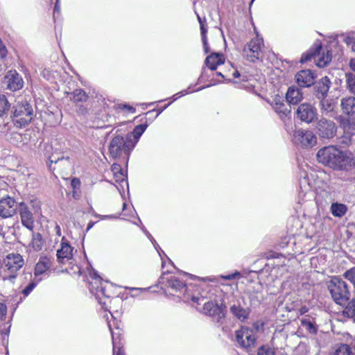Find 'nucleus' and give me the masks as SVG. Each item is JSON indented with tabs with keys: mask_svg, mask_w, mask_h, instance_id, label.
Wrapping results in <instances>:
<instances>
[{
	"mask_svg": "<svg viewBox=\"0 0 355 355\" xmlns=\"http://www.w3.org/2000/svg\"><path fill=\"white\" fill-rule=\"evenodd\" d=\"M317 159L320 163L339 170L346 169L351 166L352 159L349 153L333 146L320 149L317 153Z\"/></svg>",
	"mask_w": 355,
	"mask_h": 355,
	"instance_id": "obj_1",
	"label": "nucleus"
},
{
	"mask_svg": "<svg viewBox=\"0 0 355 355\" xmlns=\"http://www.w3.org/2000/svg\"><path fill=\"white\" fill-rule=\"evenodd\" d=\"M24 264L22 256L18 253L8 254L2 259L1 279L14 284L17 277L18 271Z\"/></svg>",
	"mask_w": 355,
	"mask_h": 355,
	"instance_id": "obj_2",
	"label": "nucleus"
},
{
	"mask_svg": "<svg viewBox=\"0 0 355 355\" xmlns=\"http://www.w3.org/2000/svg\"><path fill=\"white\" fill-rule=\"evenodd\" d=\"M328 290L335 303L344 306L351 298V292L347 284L338 276L331 277L327 284Z\"/></svg>",
	"mask_w": 355,
	"mask_h": 355,
	"instance_id": "obj_3",
	"label": "nucleus"
},
{
	"mask_svg": "<svg viewBox=\"0 0 355 355\" xmlns=\"http://www.w3.org/2000/svg\"><path fill=\"white\" fill-rule=\"evenodd\" d=\"M331 58V52L327 49H322L321 43L317 42L314 44V49H311L302 55L300 62L304 63L313 59L317 66L324 67L330 62Z\"/></svg>",
	"mask_w": 355,
	"mask_h": 355,
	"instance_id": "obj_4",
	"label": "nucleus"
},
{
	"mask_svg": "<svg viewBox=\"0 0 355 355\" xmlns=\"http://www.w3.org/2000/svg\"><path fill=\"white\" fill-rule=\"evenodd\" d=\"M205 297L202 296H192L191 297L192 302L196 303L197 305L203 304L202 309H200L198 306L196 307L203 314L209 315L218 321L225 318V306H219L217 303L213 301L205 302Z\"/></svg>",
	"mask_w": 355,
	"mask_h": 355,
	"instance_id": "obj_5",
	"label": "nucleus"
},
{
	"mask_svg": "<svg viewBox=\"0 0 355 355\" xmlns=\"http://www.w3.org/2000/svg\"><path fill=\"white\" fill-rule=\"evenodd\" d=\"M13 108V122L17 126H26L33 119V108L26 101L18 102Z\"/></svg>",
	"mask_w": 355,
	"mask_h": 355,
	"instance_id": "obj_6",
	"label": "nucleus"
},
{
	"mask_svg": "<svg viewBox=\"0 0 355 355\" xmlns=\"http://www.w3.org/2000/svg\"><path fill=\"white\" fill-rule=\"evenodd\" d=\"M263 40L258 35L252 39L243 48V55L250 62H254L262 59Z\"/></svg>",
	"mask_w": 355,
	"mask_h": 355,
	"instance_id": "obj_7",
	"label": "nucleus"
},
{
	"mask_svg": "<svg viewBox=\"0 0 355 355\" xmlns=\"http://www.w3.org/2000/svg\"><path fill=\"white\" fill-rule=\"evenodd\" d=\"M93 282L90 283L89 290L90 292L95 295L96 299L98 303L101 305L102 308L105 311H108V308H111L108 306L109 303H111L112 300L110 299V295L106 293L105 286L103 285V282L100 277L96 274Z\"/></svg>",
	"mask_w": 355,
	"mask_h": 355,
	"instance_id": "obj_8",
	"label": "nucleus"
},
{
	"mask_svg": "<svg viewBox=\"0 0 355 355\" xmlns=\"http://www.w3.org/2000/svg\"><path fill=\"white\" fill-rule=\"evenodd\" d=\"M134 148V145L130 142L125 141L123 137L117 135L114 137L109 146L110 154L113 158L119 157L123 153L128 155L130 151Z\"/></svg>",
	"mask_w": 355,
	"mask_h": 355,
	"instance_id": "obj_9",
	"label": "nucleus"
},
{
	"mask_svg": "<svg viewBox=\"0 0 355 355\" xmlns=\"http://www.w3.org/2000/svg\"><path fill=\"white\" fill-rule=\"evenodd\" d=\"M236 340L239 346L244 349L254 346L256 342L255 334L252 329L241 327L235 332Z\"/></svg>",
	"mask_w": 355,
	"mask_h": 355,
	"instance_id": "obj_10",
	"label": "nucleus"
},
{
	"mask_svg": "<svg viewBox=\"0 0 355 355\" xmlns=\"http://www.w3.org/2000/svg\"><path fill=\"white\" fill-rule=\"evenodd\" d=\"M294 143L304 148H311L316 144L317 138L315 134L310 130L300 129L293 135Z\"/></svg>",
	"mask_w": 355,
	"mask_h": 355,
	"instance_id": "obj_11",
	"label": "nucleus"
},
{
	"mask_svg": "<svg viewBox=\"0 0 355 355\" xmlns=\"http://www.w3.org/2000/svg\"><path fill=\"white\" fill-rule=\"evenodd\" d=\"M318 132L323 139H331L334 137L337 132L336 123L331 120L322 118L317 124Z\"/></svg>",
	"mask_w": 355,
	"mask_h": 355,
	"instance_id": "obj_12",
	"label": "nucleus"
},
{
	"mask_svg": "<svg viewBox=\"0 0 355 355\" xmlns=\"http://www.w3.org/2000/svg\"><path fill=\"white\" fill-rule=\"evenodd\" d=\"M18 208L19 205L13 198L6 196L0 200V216L3 218L13 216Z\"/></svg>",
	"mask_w": 355,
	"mask_h": 355,
	"instance_id": "obj_13",
	"label": "nucleus"
},
{
	"mask_svg": "<svg viewBox=\"0 0 355 355\" xmlns=\"http://www.w3.org/2000/svg\"><path fill=\"white\" fill-rule=\"evenodd\" d=\"M297 117L306 123H311L317 118V110L311 103H304L301 104L297 109Z\"/></svg>",
	"mask_w": 355,
	"mask_h": 355,
	"instance_id": "obj_14",
	"label": "nucleus"
},
{
	"mask_svg": "<svg viewBox=\"0 0 355 355\" xmlns=\"http://www.w3.org/2000/svg\"><path fill=\"white\" fill-rule=\"evenodd\" d=\"M316 75L310 69L301 70L295 75L297 85L302 87H309L315 83Z\"/></svg>",
	"mask_w": 355,
	"mask_h": 355,
	"instance_id": "obj_15",
	"label": "nucleus"
},
{
	"mask_svg": "<svg viewBox=\"0 0 355 355\" xmlns=\"http://www.w3.org/2000/svg\"><path fill=\"white\" fill-rule=\"evenodd\" d=\"M19 211L22 225L27 229L32 230L34 227V220L33 214L27 204L24 202H20L19 204Z\"/></svg>",
	"mask_w": 355,
	"mask_h": 355,
	"instance_id": "obj_16",
	"label": "nucleus"
},
{
	"mask_svg": "<svg viewBox=\"0 0 355 355\" xmlns=\"http://www.w3.org/2000/svg\"><path fill=\"white\" fill-rule=\"evenodd\" d=\"M7 87L11 91L21 89L24 85L21 76L16 71H10L5 76Z\"/></svg>",
	"mask_w": 355,
	"mask_h": 355,
	"instance_id": "obj_17",
	"label": "nucleus"
},
{
	"mask_svg": "<svg viewBox=\"0 0 355 355\" xmlns=\"http://www.w3.org/2000/svg\"><path fill=\"white\" fill-rule=\"evenodd\" d=\"M72 247L66 242L62 241L60 248L57 250V259L60 263H65L72 258Z\"/></svg>",
	"mask_w": 355,
	"mask_h": 355,
	"instance_id": "obj_18",
	"label": "nucleus"
},
{
	"mask_svg": "<svg viewBox=\"0 0 355 355\" xmlns=\"http://www.w3.org/2000/svg\"><path fill=\"white\" fill-rule=\"evenodd\" d=\"M331 85V83L329 78L327 76L322 78L318 82L315 83V91L318 98L327 97Z\"/></svg>",
	"mask_w": 355,
	"mask_h": 355,
	"instance_id": "obj_19",
	"label": "nucleus"
},
{
	"mask_svg": "<svg viewBox=\"0 0 355 355\" xmlns=\"http://www.w3.org/2000/svg\"><path fill=\"white\" fill-rule=\"evenodd\" d=\"M230 313L239 320L243 322L246 320L250 315V309L244 308L241 304H233L230 308Z\"/></svg>",
	"mask_w": 355,
	"mask_h": 355,
	"instance_id": "obj_20",
	"label": "nucleus"
},
{
	"mask_svg": "<svg viewBox=\"0 0 355 355\" xmlns=\"http://www.w3.org/2000/svg\"><path fill=\"white\" fill-rule=\"evenodd\" d=\"M286 98L291 105H297L303 99L301 90L294 87H290L286 92Z\"/></svg>",
	"mask_w": 355,
	"mask_h": 355,
	"instance_id": "obj_21",
	"label": "nucleus"
},
{
	"mask_svg": "<svg viewBox=\"0 0 355 355\" xmlns=\"http://www.w3.org/2000/svg\"><path fill=\"white\" fill-rule=\"evenodd\" d=\"M225 58L222 53H211L205 59L206 66L211 71L216 69L217 66L224 63Z\"/></svg>",
	"mask_w": 355,
	"mask_h": 355,
	"instance_id": "obj_22",
	"label": "nucleus"
},
{
	"mask_svg": "<svg viewBox=\"0 0 355 355\" xmlns=\"http://www.w3.org/2000/svg\"><path fill=\"white\" fill-rule=\"evenodd\" d=\"M340 106L343 114L347 116L355 114V98L349 96L343 98L340 102Z\"/></svg>",
	"mask_w": 355,
	"mask_h": 355,
	"instance_id": "obj_23",
	"label": "nucleus"
},
{
	"mask_svg": "<svg viewBox=\"0 0 355 355\" xmlns=\"http://www.w3.org/2000/svg\"><path fill=\"white\" fill-rule=\"evenodd\" d=\"M320 100V110L322 114H329L334 112L336 105L337 101L336 98H327V97H322Z\"/></svg>",
	"mask_w": 355,
	"mask_h": 355,
	"instance_id": "obj_24",
	"label": "nucleus"
},
{
	"mask_svg": "<svg viewBox=\"0 0 355 355\" xmlns=\"http://www.w3.org/2000/svg\"><path fill=\"white\" fill-rule=\"evenodd\" d=\"M51 266V259L46 257H41L35 267V278L38 279L40 275L47 271Z\"/></svg>",
	"mask_w": 355,
	"mask_h": 355,
	"instance_id": "obj_25",
	"label": "nucleus"
},
{
	"mask_svg": "<svg viewBox=\"0 0 355 355\" xmlns=\"http://www.w3.org/2000/svg\"><path fill=\"white\" fill-rule=\"evenodd\" d=\"M166 286L174 292L184 293L187 290L186 284L175 276H171L167 279Z\"/></svg>",
	"mask_w": 355,
	"mask_h": 355,
	"instance_id": "obj_26",
	"label": "nucleus"
},
{
	"mask_svg": "<svg viewBox=\"0 0 355 355\" xmlns=\"http://www.w3.org/2000/svg\"><path fill=\"white\" fill-rule=\"evenodd\" d=\"M272 106L274 110L281 116H286L290 114L291 111L287 108L286 105L280 99L275 98L272 102Z\"/></svg>",
	"mask_w": 355,
	"mask_h": 355,
	"instance_id": "obj_27",
	"label": "nucleus"
},
{
	"mask_svg": "<svg viewBox=\"0 0 355 355\" xmlns=\"http://www.w3.org/2000/svg\"><path fill=\"white\" fill-rule=\"evenodd\" d=\"M301 325L310 334H316L318 332L317 325L313 320L311 319L308 315L302 318L300 320Z\"/></svg>",
	"mask_w": 355,
	"mask_h": 355,
	"instance_id": "obj_28",
	"label": "nucleus"
},
{
	"mask_svg": "<svg viewBox=\"0 0 355 355\" xmlns=\"http://www.w3.org/2000/svg\"><path fill=\"white\" fill-rule=\"evenodd\" d=\"M330 210L334 216L341 218L346 214L347 207L343 203L333 202L331 205Z\"/></svg>",
	"mask_w": 355,
	"mask_h": 355,
	"instance_id": "obj_29",
	"label": "nucleus"
},
{
	"mask_svg": "<svg viewBox=\"0 0 355 355\" xmlns=\"http://www.w3.org/2000/svg\"><path fill=\"white\" fill-rule=\"evenodd\" d=\"M107 325L112 334V345H113V355H125L124 351L122 349L120 338L114 337V332L112 329L110 321H107Z\"/></svg>",
	"mask_w": 355,
	"mask_h": 355,
	"instance_id": "obj_30",
	"label": "nucleus"
},
{
	"mask_svg": "<svg viewBox=\"0 0 355 355\" xmlns=\"http://www.w3.org/2000/svg\"><path fill=\"white\" fill-rule=\"evenodd\" d=\"M30 137L28 134L14 132L12 135L11 142L19 146H23L28 144Z\"/></svg>",
	"mask_w": 355,
	"mask_h": 355,
	"instance_id": "obj_31",
	"label": "nucleus"
},
{
	"mask_svg": "<svg viewBox=\"0 0 355 355\" xmlns=\"http://www.w3.org/2000/svg\"><path fill=\"white\" fill-rule=\"evenodd\" d=\"M88 96L85 92L81 89H75L70 94V99L76 104L87 101Z\"/></svg>",
	"mask_w": 355,
	"mask_h": 355,
	"instance_id": "obj_32",
	"label": "nucleus"
},
{
	"mask_svg": "<svg viewBox=\"0 0 355 355\" xmlns=\"http://www.w3.org/2000/svg\"><path fill=\"white\" fill-rule=\"evenodd\" d=\"M32 247L35 251H40L42 249L44 241L40 233H33L32 238Z\"/></svg>",
	"mask_w": 355,
	"mask_h": 355,
	"instance_id": "obj_33",
	"label": "nucleus"
},
{
	"mask_svg": "<svg viewBox=\"0 0 355 355\" xmlns=\"http://www.w3.org/2000/svg\"><path fill=\"white\" fill-rule=\"evenodd\" d=\"M347 302L348 303L345 306L343 313L345 316L348 318H354L355 317V297Z\"/></svg>",
	"mask_w": 355,
	"mask_h": 355,
	"instance_id": "obj_34",
	"label": "nucleus"
},
{
	"mask_svg": "<svg viewBox=\"0 0 355 355\" xmlns=\"http://www.w3.org/2000/svg\"><path fill=\"white\" fill-rule=\"evenodd\" d=\"M352 348L347 344H341L338 347L334 355H352Z\"/></svg>",
	"mask_w": 355,
	"mask_h": 355,
	"instance_id": "obj_35",
	"label": "nucleus"
},
{
	"mask_svg": "<svg viewBox=\"0 0 355 355\" xmlns=\"http://www.w3.org/2000/svg\"><path fill=\"white\" fill-rule=\"evenodd\" d=\"M343 277L348 280L355 288V267L347 270L343 275Z\"/></svg>",
	"mask_w": 355,
	"mask_h": 355,
	"instance_id": "obj_36",
	"label": "nucleus"
},
{
	"mask_svg": "<svg viewBox=\"0 0 355 355\" xmlns=\"http://www.w3.org/2000/svg\"><path fill=\"white\" fill-rule=\"evenodd\" d=\"M10 104L4 95H0V116L8 110Z\"/></svg>",
	"mask_w": 355,
	"mask_h": 355,
	"instance_id": "obj_37",
	"label": "nucleus"
},
{
	"mask_svg": "<svg viewBox=\"0 0 355 355\" xmlns=\"http://www.w3.org/2000/svg\"><path fill=\"white\" fill-rule=\"evenodd\" d=\"M347 84L349 92L355 95V75L352 73L347 74Z\"/></svg>",
	"mask_w": 355,
	"mask_h": 355,
	"instance_id": "obj_38",
	"label": "nucleus"
},
{
	"mask_svg": "<svg viewBox=\"0 0 355 355\" xmlns=\"http://www.w3.org/2000/svg\"><path fill=\"white\" fill-rule=\"evenodd\" d=\"M41 278H38L37 279L31 281L28 285L22 291L23 295L26 297L28 296L32 291L35 288L37 284L41 280Z\"/></svg>",
	"mask_w": 355,
	"mask_h": 355,
	"instance_id": "obj_39",
	"label": "nucleus"
},
{
	"mask_svg": "<svg viewBox=\"0 0 355 355\" xmlns=\"http://www.w3.org/2000/svg\"><path fill=\"white\" fill-rule=\"evenodd\" d=\"M147 126L146 124H140L135 126L132 132L135 139H138L146 130Z\"/></svg>",
	"mask_w": 355,
	"mask_h": 355,
	"instance_id": "obj_40",
	"label": "nucleus"
},
{
	"mask_svg": "<svg viewBox=\"0 0 355 355\" xmlns=\"http://www.w3.org/2000/svg\"><path fill=\"white\" fill-rule=\"evenodd\" d=\"M257 355H275V350L268 346L263 345L259 348Z\"/></svg>",
	"mask_w": 355,
	"mask_h": 355,
	"instance_id": "obj_41",
	"label": "nucleus"
},
{
	"mask_svg": "<svg viewBox=\"0 0 355 355\" xmlns=\"http://www.w3.org/2000/svg\"><path fill=\"white\" fill-rule=\"evenodd\" d=\"M40 201L37 198H33L31 199L28 202V205H27L30 208L32 209V210L36 213L38 212L40 209Z\"/></svg>",
	"mask_w": 355,
	"mask_h": 355,
	"instance_id": "obj_42",
	"label": "nucleus"
},
{
	"mask_svg": "<svg viewBox=\"0 0 355 355\" xmlns=\"http://www.w3.org/2000/svg\"><path fill=\"white\" fill-rule=\"evenodd\" d=\"M49 162H50L51 164H52V163L57 164L59 162H69V157L64 158L63 156L59 157H55V155H52L49 157Z\"/></svg>",
	"mask_w": 355,
	"mask_h": 355,
	"instance_id": "obj_43",
	"label": "nucleus"
},
{
	"mask_svg": "<svg viewBox=\"0 0 355 355\" xmlns=\"http://www.w3.org/2000/svg\"><path fill=\"white\" fill-rule=\"evenodd\" d=\"M239 276H240V273L238 272H236L230 274V275H222L221 277L224 279L230 280V279H234Z\"/></svg>",
	"mask_w": 355,
	"mask_h": 355,
	"instance_id": "obj_44",
	"label": "nucleus"
},
{
	"mask_svg": "<svg viewBox=\"0 0 355 355\" xmlns=\"http://www.w3.org/2000/svg\"><path fill=\"white\" fill-rule=\"evenodd\" d=\"M114 177L116 182H122L125 180V176L122 173V171H119L118 173H114Z\"/></svg>",
	"mask_w": 355,
	"mask_h": 355,
	"instance_id": "obj_45",
	"label": "nucleus"
},
{
	"mask_svg": "<svg viewBox=\"0 0 355 355\" xmlns=\"http://www.w3.org/2000/svg\"><path fill=\"white\" fill-rule=\"evenodd\" d=\"M6 306L3 303H0V319H3V318L6 315Z\"/></svg>",
	"mask_w": 355,
	"mask_h": 355,
	"instance_id": "obj_46",
	"label": "nucleus"
},
{
	"mask_svg": "<svg viewBox=\"0 0 355 355\" xmlns=\"http://www.w3.org/2000/svg\"><path fill=\"white\" fill-rule=\"evenodd\" d=\"M119 107L121 109H126L129 112L131 113L135 112L136 110L133 107L126 104L119 105Z\"/></svg>",
	"mask_w": 355,
	"mask_h": 355,
	"instance_id": "obj_47",
	"label": "nucleus"
},
{
	"mask_svg": "<svg viewBox=\"0 0 355 355\" xmlns=\"http://www.w3.org/2000/svg\"><path fill=\"white\" fill-rule=\"evenodd\" d=\"M202 41L205 52V53H207L209 51L208 42H207V37H202Z\"/></svg>",
	"mask_w": 355,
	"mask_h": 355,
	"instance_id": "obj_48",
	"label": "nucleus"
},
{
	"mask_svg": "<svg viewBox=\"0 0 355 355\" xmlns=\"http://www.w3.org/2000/svg\"><path fill=\"white\" fill-rule=\"evenodd\" d=\"M207 32V28L206 27V24H205V23H203L200 25V33H201L202 37H207V35H206Z\"/></svg>",
	"mask_w": 355,
	"mask_h": 355,
	"instance_id": "obj_49",
	"label": "nucleus"
},
{
	"mask_svg": "<svg viewBox=\"0 0 355 355\" xmlns=\"http://www.w3.org/2000/svg\"><path fill=\"white\" fill-rule=\"evenodd\" d=\"M112 171H113L114 174L115 173H118L119 171H121V168L119 165L118 164H113L112 166Z\"/></svg>",
	"mask_w": 355,
	"mask_h": 355,
	"instance_id": "obj_50",
	"label": "nucleus"
},
{
	"mask_svg": "<svg viewBox=\"0 0 355 355\" xmlns=\"http://www.w3.org/2000/svg\"><path fill=\"white\" fill-rule=\"evenodd\" d=\"M126 289H129L130 291H139L140 293L141 292H144V291H146V288H129V287H127Z\"/></svg>",
	"mask_w": 355,
	"mask_h": 355,
	"instance_id": "obj_51",
	"label": "nucleus"
},
{
	"mask_svg": "<svg viewBox=\"0 0 355 355\" xmlns=\"http://www.w3.org/2000/svg\"><path fill=\"white\" fill-rule=\"evenodd\" d=\"M78 112L81 114H85L87 112V108L84 106H80L78 110Z\"/></svg>",
	"mask_w": 355,
	"mask_h": 355,
	"instance_id": "obj_52",
	"label": "nucleus"
},
{
	"mask_svg": "<svg viewBox=\"0 0 355 355\" xmlns=\"http://www.w3.org/2000/svg\"><path fill=\"white\" fill-rule=\"evenodd\" d=\"M308 311V309L306 306H303L300 309V312L301 314H304Z\"/></svg>",
	"mask_w": 355,
	"mask_h": 355,
	"instance_id": "obj_53",
	"label": "nucleus"
},
{
	"mask_svg": "<svg viewBox=\"0 0 355 355\" xmlns=\"http://www.w3.org/2000/svg\"><path fill=\"white\" fill-rule=\"evenodd\" d=\"M197 17L200 25H201L203 23H205V19H202L198 15H197Z\"/></svg>",
	"mask_w": 355,
	"mask_h": 355,
	"instance_id": "obj_54",
	"label": "nucleus"
},
{
	"mask_svg": "<svg viewBox=\"0 0 355 355\" xmlns=\"http://www.w3.org/2000/svg\"><path fill=\"white\" fill-rule=\"evenodd\" d=\"M170 104H171V103H168V104L166 105L163 108L159 109V110H158V112H157V116L159 114H160L163 112V110H164V109H166V107H167Z\"/></svg>",
	"mask_w": 355,
	"mask_h": 355,
	"instance_id": "obj_55",
	"label": "nucleus"
},
{
	"mask_svg": "<svg viewBox=\"0 0 355 355\" xmlns=\"http://www.w3.org/2000/svg\"><path fill=\"white\" fill-rule=\"evenodd\" d=\"M232 76L234 78H238L239 76H240V73L237 70H235L232 73Z\"/></svg>",
	"mask_w": 355,
	"mask_h": 355,
	"instance_id": "obj_56",
	"label": "nucleus"
},
{
	"mask_svg": "<svg viewBox=\"0 0 355 355\" xmlns=\"http://www.w3.org/2000/svg\"><path fill=\"white\" fill-rule=\"evenodd\" d=\"M349 124V120H345L343 123H341V125H343L344 128L347 126Z\"/></svg>",
	"mask_w": 355,
	"mask_h": 355,
	"instance_id": "obj_57",
	"label": "nucleus"
},
{
	"mask_svg": "<svg viewBox=\"0 0 355 355\" xmlns=\"http://www.w3.org/2000/svg\"><path fill=\"white\" fill-rule=\"evenodd\" d=\"M351 67L355 71V60H352L350 62Z\"/></svg>",
	"mask_w": 355,
	"mask_h": 355,
	"instance_id": "obj_58",
	"label": "nucleus"
},
{
	"mask_svg": "<svg viewBox=\"0 0 355 355\" xmlns=\"http://www.w3.org/2000/svg\"><path fill=\"white\" fill-rule=\"evenodd\" d=\"M2 259L0 258V277H1V273L3 272V270H2Z\"/></svg>",
	"mask_w": 355,
	"mask_h": 355,
	"instance_id": "obj_59",
	"label": "nucleus"
},
{
	"mask_svg": "<svg viewBox=\"0 0 355 355\" xmlns=\"http://www.w3.org/2000/svg\"><path fill=\"white\" fill-rule=\"evenodd\" d=\"M352 50L353 51H355V40H354V42H353V44H352Z\"/></svg>",
	"mask_w": 355,
	"mask_h": 355,
	"instance_id": "obj_60",
	"label": "nucleus"
},
{
	"mask_svg": "<svg viewBox=\"0 0 355 355\" xmlns=\"http://www.w3.org/2000/svg\"><path fill=\"white\" fill-rule=\"evenodd\" d=\"M93 226V223H89L87 230H89Z\"/></svg>",
	"mask_w": 355,
	"mask_h": 355,
	"instance_id": "obj_61",
	"label": "nucleus"
},
{
	"mask_svg": "<svg viewBox=\"0 0 355 355\" xmlns=\"http://www.w3.org/2000/svg\"><path fill=\"white\" fill-rule=\"evenodd\" d=\"M216 75H217V76H222L223 78H225V76H224L221 72H217V73H216Z\"/></svg>",
	"mask_w": 355,
	"mask_h": 355,
	"instance_id": "obj_62",
	"label": "nucleus"
},
{
	"mask_svg": "<svg viewBox=\"0 0 355 355\" xmlns=\"http://www.w3.org/2000/svg\"><path fill=\"white\" fill-rule=\"evenodd\" d=\"M112 300H113L114 302H121V301L120 300L117 299V298L113 299Z\"/></svg>",
	"mask_w": 355,
	"mask_h": 355,
	"instance_id": "obj_63",
	"label": "nucleus"
},
{
	"mask_svg": "<svg viewBox=\"0 0 355 355\" xmlns=\"http://www.w3.org/2000/svg\"><path fill=\"white\" fill-rule=\"evenodd\" d=\"M181 94V96H184L185 94H187V92H185V91H182L180 92Z\"/></svg>",
	"mask_w": 355,
	"mask_h": 355,
	"instance_id": "obj_64",
	"label": "nucleus"
}]
</instances>
